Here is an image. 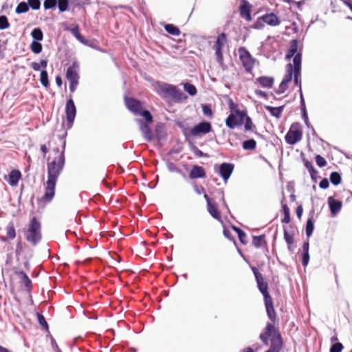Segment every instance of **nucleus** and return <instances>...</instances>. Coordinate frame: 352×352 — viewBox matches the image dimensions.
<instances>
[{
	"label": "nucleus",
	"mask_w": 352,
	"mask_h": 352,
	"mask_svg": "<svg viewBox=\"0 0 352 352\" xmlns=\"http://www.w3.org/2000/svg\"><path fill=\"white\" fill-rule=\"evenodd\" d=\"M29 8L34 10H38L41 8V0H28Z\"/></svg>",
	"instance_id": "46"
},
{
	"label": "nucleus",
	"mask_w": 352,
	"mask_h": 352,
	"mask_svg": "<svg viewBox=\"0 0 352 352\" xmlns=\"http://www.w3.org/2000/svg\"><path fill=\"white\" fill-rule=\"evenodd\" d=\"M294 78L295 84L300 87V82L301 83L300 72L294 71Z\"/></svg>",
	"instance_id": "53"
},
{
	"label": "nucleus",
	"mask_w": 352,
	"mask_h": 352,
	"mask_svg": "<svg viewBox=\"0 0 352 352\" xmlns=\"http://www.w3.org/2000/svg\"><path fill=\"white\" fill-rule=\"evenodd\" d=\"M265 236L264 235H260V236H254L252 239V244L256 248H260L263 245V243H265Z\"/></svg>",
	"instance_id": "42"
},
{
	"label": "nucleus",
	"mask_w": 352,
	"mask_h": 352,
	"mask_svg": "<svg viewBox=\"0 0 352 352\" xmlns=\"http://www.w3.org/2000/svg\"><path fill=\"white\" fill-rule=\"evenodd\" d=\"M82 44L91 47L92 48H96V45L95 43L94 40H89L85 38V43H81Z\"/></svg>",
	"instance_id": "59"
},
{
	"label": "nucleus",
	"mask_w": 352,
	"mask_h": 352,
	"mask_svg": "<svg viewBox=\"0 0 352 352\" xmlns=\"http://www.w3.org/2000/svg\"><path fill=\"white\" fill-rule=\"evenodd\" d=\"M287 74L284 76L282 81L285 82V83L288 84L292 79L293 76V66L291 63H289L287 65Z\"/></svg>",
	"instance_id": "35"
},
{
	"label": "nucleus",
	"mask_w": 352,
	"mask_h": 352,
	"mask_svg": "<svg viewBox=\"0 0 352 352\" xmlns=\"http://www.w3.org/2000/svg\"><path fill=\"white\" fill-rule=\"evenodd\" d=\"M283 212L284 214V217L281 220L283 223H288L290 221V212H289V208L287 206V204H283Z\"/></svg>",
	"instance_id": "38"
},
{
	"label": "nucleus",
	"mask_w": 352,
	"mask_h": 352,
	"mask_svg": "<svg viewBox=\"0 0 352 352\" xmlns=\"http://www.w3.org/2000/svg\"><path fill=\"white\" fill-rule=\"evenodd\" d=\"M263 26V22L262 21V20H261V17L258 19V20L253 25L254 28L255 29H262Z\"/></svg>",
	"instance_id": "62"
},
{
	"label": "nucleus",
	"mask_w": 352,
	"mask_h": 352,
	"mask_svg": "<svg viewBox=\"0 0 352 352\" xmlns=\"http://www.w3.org/2000/svg\"><path fill=\"white\" fill-rule=\"evenodd\" d=\"M111 268H115L117 271L121 269L120 265V263L121 261V256L118 255L116 252H114L113 254L111 253Z\"/></svg>",
	"instance_id": "29"
},
{
	"label": "nucleus",
	"mask_w": 352,
	"mask_h": 352,
	"mask_svg": "<svg viewBox=\"0 0 352 352\" xmlns=\"http://www.w3.org/2000/svg\"><path fill=\"white\" fill-rule=\"evenodd\" d=\"M67 135V131L60 136V139L63 140L62 148L58 156L55 157L52 162L47 164V180L45 188V193L42 199L46 202L52 200L55 195V188L56 182L63 170L65 164V151L66 147L65 138Z\"/></svg>",
	"instance_id": "1"
},
{
	"label": "nucleus",
	"mask_w": 352,
	"mask_h": 352,
	"mask_svg": "<svg viewBox=\"0 0 352 352\" xmlns=\"http://www.w3.org/2000/svg\"><path fill=\"white\" fill-rule=\"evenodd\" d=\"M309 261V252H304L302 257V264L303 266H307Z\"/></svg>",
	"instance_id": "58"
},
{
	"label": "nucleus",
	"mask_w": 352,
	"mask_h": 352,
	"mask_svg": "<svg viewBox=\"0 0 352 352\" xmlns=\"http://www.w3.org/2000/svg\"><path fill=\"white\" fill-rule=\"evenodd\" d=\"M25 236L33 246L37 245L41 241V223L36 217L30 219L28 228L25 232Z\"/></svg>",
	"instance_id": "2"
},
{
	"label": "nucleus",
	"mask_w": 352,
	"mask_h": 352,
	"mask_svg": "<svg viewBox=\"0 0 352 352\" xmlns=\"http://www.w3.org/2000/svg\"><path fill=\"white\" fill-rule=\"evenodd\" d=\"M167 168L168 170L170 172L180 173V170L173 162H168L167 164Z\"/></svg>",
	"instance_id": "55"
},
{
	"label": "nucleus",
	"mask_w": 352,
	"mask_h": 352,
	"mask_svg": "<svg viewBox=\"0 0 352 352\" xmlns=\"http://www.w3.org/2000/svg\"><path fill=\"white\" fill-rule=\"evenodd\" d=\"M65 30L71 32L80 43H85V37L80 34L78 25L76 24L72 28L67 26Z\"/></svg>",
	"instance_id": "19"
},
{
	"label": "nucleus",
	"mask_w": 352,
	"mask_h": 352,
	"mask_svg": "<svg viewBox=\"0 0 352 352\" xmlns=\"http://www.w3.org/2000/svg\"><path fill=\"white\" fill-rule=\"evenodd\" d=\"M327 202L329 206L331 214L333 216H336L342 208V201L336 200L333 197H330L328 198Z\"/></svg>",
	"instance_id": "16"
},
{
	"label": "nucleus",
	"mask_w": 352,
	"mask_h": 352,
	"mask_svg": "<svg viewBox=\"0 0 352 352\" xmlns=\"http://www.w3.org/2000/svg\"><path fill=\"white\" fill-rule=\"evenodd\" d=\"M251 11H250V6L249 3L245 1L243 4H242L240 7V14L241 16L244 18L248 21H250L252 20L251 16Z\"/></svg>",
	"instance_id": "20"
},
{
	"label": "nucleus",
	"mask_w": 352,
	"mask_h": 352,
	"mask_svg": "<svg viewBox=\"0 0 352 352\" xmlns=\"http://www.w3.org/2000/svg\"><path fill=\"white\" fill-rule=\"evenodd\" d=\"M135 120L140 125V128L144 138L148 141L152 140L153 133L149 126L140 118H138Z\"/></svg>",
	"instance_id": "15"
},
{
	"label": "nucleus",
	"mask_w": 352,
	"mask_h": 352,
	"mask_svg": "<svg viewBox=\"0 0 352 352\" xmlns=\"http://www.w3.org/2000/svg\"><path fill=\"white\" fill-rule=\"evenodd\" d=\"M205 177L206 172L204 168L197 165L194 166L189 173L190 179L204 178Z\"/></svg>",
	"instance_id": "17"
},
{
	"label": "nucleus",
	"mask_w": 352,
	"mask_h": 352,
	"mask_svg": "<svg viewBox=\"0 0 352 352\" xmlns=\"http://www.w3.org/2000/svg\"><path fill=\"white\" fill-rule=\"evenodd\" d=\"M10 27V23L6 16H0V30H3L8 29Z\"/></svg>",
	"instance_id": "45"
},
{
	"label": "nucleus",
	"mask_w": 352,
	"mask_h": 352,
	"mask_svg": "<svg viewBox=\"0 0 352 352\" xmlns=\"http://www.w3.org/2000/svg\"><path fill=\"white\" fill-rule=\"evenodd\" d=\"M202 111L205 116H211L212 115L211 108L208 105L204 104L202 106Z\"/></svg>",
	"instance_id": "54"
},
{
	"label": "nucleus",
	"mask_w": 352,
	"mask_h": 352,
	"mask_svg": "<svg viewBox=\"0 0 352 352\" xmlns=\"http://www.w3.org/2000/svg\"><path fill=\"white\" fill-rule=\"evenodd\" d=\"M7 236L10 239H14L16 237V230L12 223H10L6 227Z\"/></svg>",
	"instance_id": "40"
},
{
	"label": "nucleus",
	"mask_w": 352,
	"mask_h": 352,
	"mask_svg": "<svg viewBox=\"0 0 352 352\" xmlns=\"http://www.w3.org/2000/svg\"><path fill=\"white\" fill-rule=\"evenodd\" d=\"M76 116V107L74 102L70 96L65 104V117L67 122V128L69 129L72 127Z\"/></svg>",
	"instance_id": "6"
},
{
	"label": "nucleus",
	"mask_w": 352,
	"mask_h": 352,
	"mask_svg": "<svg viewBox=\"0 0 352 352\" xmlns=\"http://www.w3.org/2000/svg\"><path fill=\"white\" fill-rule=\"evenodd\" d=\"M30 8H29V6H28V1L25 2V1H21L20 2L16 9H15V12L16 14H24V13H26L29 11Z\"/></svg>",
	"instance_id": "28"
},
{
	"label": "nucleus",
	"mask_w": 352,
	"mask_h": 352,
	"mask_svg": "<svg viewBox=\"0 0 352 352\" xmlns=\"http://www.w3.org/2000/svg\"><path fill=\"white\" fill-rule=\"evenodd\" d=\"M314 224L312 219H308L306 224V234L307 237H310L314 232Z\"/></svg>",
	"instance_id": "43"
},
{
	"label": "nucleus",
	"mask_w": 352,
	"mask_h": 352,
	"mask_svg": "<svg viewBox=\"0 0 352 352\" xmlns=\"http://www.w3.org/2000/svg\"><path fill=\"white\" fill-rule=\"evenodd\" d=\"M124 101L127 109L134 115L141 116L147 122H152V115L148 111L144 109V105L140 101L127 97L125 98Z\"/></svg>",
	"instance_id": "3"
},
{
	"label": "nucleus",
	"mask_w": 352,
	"mask_h": 352,
	"mask_svg": "<svg viewBox=\"0 0 352 352\" xmlns=\"http://www.w3.org/2000/svg\"><path fill=\"white\" fill-rule=\"evenodd\" d=\"M30 50L35 54H40L43 50V45L41 41H32L30 45Z\"/></svg>",
	"instance_id": "30"
},
{
	"label": "nucleus",
	"mask_w": 352,
	"mask_h": 352,
	"mask_svg": "<svg viewBox=\"0 0 352 352\" xmlns=\"http://www.w3.org/2000/svg\"><path fill=\"white\" fill-rule=\"evenodd\" d=\"M15 274L19 276L21 279V282L23 283L26 289L28 291H30L32 289V280L30 279L28 276L22 270L16 271Z\"/></svg>",
	"instance_id": "18"
},
{
	"label": "nucleus",
	"mask_w": 352,
	"mask_h": 352,
	"mask_svg": "<svg viewBox=\"0 0 352 352\" xmlns=\"http://www.w3.org/2000/svg\"><path fill=\"white\" fill-rule=\"evenodd\" d=\"M246 113L239 109L235 111V113H231L226 120V124L230 129H234L236 126L241 125L243 122Z\"/></svg>",
	"instance_id": "7"
},
{
	"label": "nucleus",
	"mask_w": 352,
	"mask_h": 352,
	"mask_svg": "<svg viewBox=\"0 0 352 352\" xmlns=\"http://www.w3.org/2000/svg\"><path fill=\"white\" fill-rule=\"evenodd\" d=\"M23 252V245L21 238H19V240L18 241L16 245V250H15V254L16 256H19L21 252Z\"/></svg>",
	"instance_id": "52"
},
{
	"label": "nucleus",
	"mask_w": 352,
	"mask_h": 352,
	"mask_svg": "<svg viewBox=\"0 0 352 352\" xmlns=\"http://www.w3.org/2000/svg\"><path fill=\"white\" fill-rule=\"evenodd\" d=\"M293 57V71L301 72V54L297 53Z\"/></svg>",
	"instance_id": "32"
},
{
	"label": "nucleus",
	"mask_w": 352,
	"mask_h": 352,
	"mask_svg": "<svg viewBox=\"0 0 352 352\" xmlns=\"http://www.w3.org/2000/svg\"><path fill=\"white\" fill-rule=\"evenodd\" d=\"M79 65L77 61H74L72 64L69 66L66 71L65 77L69 81V88L71 93H74L79 83V75L77 69Z\"/></svg>",
	"instance_id": "5"
},
{
	"label": "nucleus",
	"mask_w": 352,
	"mask_h": 352,
	"mask_svg": "<svg viewBox=\"0 0 352 352\" xmlns=\"http://www.w3.org/2000/svg\"><path fill=\"white\" fill-rule=\"evenodd\" d=\"M305 166L307 168V170H309V173H310L311 177H313L314 174L317 173V171L314 168L312 162H311L309 161H306L305 162Z\"/></svg>",
	"instance_id": "51"
},
{
	"label": "nucleus",
	"mask_w": 352,
	"mask_h": 352,
	"mask_svg": "<svg viewBox=\"0 0 352 352\" xmlns=\"http://www.w3.org/2000/svg\"><path fill=\"white\" fill-rule=\"evenodd\" d=\"M329 183L327 179H322L319 184L320 188L322 189H326L329 187Z\"/></svg>",
	"instance_id": "60"
},
{
	"label": "nucleus",
	"mask_w": 352,
	"mask_h": 352,
	"mask_svg": "<svg viewBox=\"0 0 352 352\" xmlns=\"http://www.w3.org/2000/svg\"><path fill=\"white\" fill-rule=\"evenodd\" d=\"M260 85L264 88H272L274 84V78L270 76H261L256 79Z\"/></svg>",
	"instance_id": "23"
},
{
	"label": "nucleus",
	"mask_w": 352,
	"mask_h": 352,
	"mask_svg": "<svg viewBox=\"0 0 352 352\" xmlns=\"http://www.w3.org/2000/svg\"><path fill=\"white\" fill-rule=\"evenodd\" d=\"M344 346L340 342H336L330 348V352H342Z\"/></svg>",
	"instance_id": "49"
},
{
	"label": "nucleus",
	"mask_w": 352,
	"mask_h": 352,
	"mask_svg": "<svg viewBox=\"0 0 352 352\" xmlns=\"http://www.w3.org/2000/svg\"><path fill=\"white\" fill-rule=\"evenodd\" d=\"M284 239L285 240L289 250H291V245L294 243V234L289 233L285 227H283Z\"/></svg>",
	"instance_id": "33"
},
{
	"label": "nucleus",
	"mask_w": 352,
	"mask_h": 352,
	"mask_svg": "<svg viewBox=\"0 0 352 352\" xmlns=\"http://www.w3.org/2000/svg\"><path fill=\"white\" fill-rule=\"evenodd\" d=\"M245 131H253L256 129V126L253 124L251 118L249 116H245Z\"/></svg>",
	"instance_id": "47"
},
{
	"label": "nucleus",
	"mask_w": 352,
	"mask_h": 352,
	"mask_svg": "<svg viewBox=\"0 0 352 352\" xmlns=\"http://www.w3.org/2000/svg\"><path fill=\"white\" fill-rule=\"evenodd\" d=\"M239 58L247 72H251L254 68L255 59L251 56L250 53L244 47H241L239 50Z\"/></svg>",
	"instance_id": "9"
},
{
	"label": "nucleus",
	"mask_w": 352,
	"mask_h": 352,
	"mask_svg": "<svg viewBox=\"0 0 352 352\" xmlns=\"http://www.w3.org/2000/svg\"><path fill=\"white\" fill-rule=\"evenodd\" d=\"M212 130L211 124L208 122H201L190 129V135L194 137L207 134Z\"/></svg>",
	"instance_id": "11"
},
{
	"label": "nucleus",
	"mask_w": 352,
	"mask_h": 352,
	"mask_svg": "<svg viewBox=\"0 0 352 352\" xmlns=\"http://www.w3.org/2000/svg\"><path fill=\"white\" fill-rule=\"evenodd\" d=\"M57 7L60 12H64L69 8V0H58Z\"/></svg>",
	"instance_id": "36"
},
{
	"label": "nucleus",
	"mask_w": 352,
	"mask_h": 352,
	"mask_svg": "<svg viewBox=\"0 0 352 352\" xmlns=\"http://www.w3.org/2000/svg\"><path fill=\"white\" fill-rule=\"evenodd\" d=\"M120 200L118 197H115L114 195H111V205L113 204V206L118 207L120 204Z\"/></svg>",
	"instance_id": "64"
},
{
	"label": "nucleus",
	"mask_w": 352,
	"mask_h": 352,
	"mask_svg": "<svg viewBox=\"0 0 352 352\" xmlns=\"http://www.w3.org/2000/svg\"><path fill=\"white\" fill-rule=\"evenodd\" d=\"M285 141L287 144L294 145L302 139V131L299 128L298 123L292 124L289 131L285 137Z\"/></svg>",
	"instance_id": "8"
},
{
	"label": "nucleus",
	"mask_w": 352,
	"mask_h": 352,
	"mask_svg": "<svg viewBox=\"0 0 352 352\" xmlns=\"http://www.w3.org/2000/svg\"><path fill=\"white\" fill-rule=\"evenodd\" d=\"M22 177L21 173L19 170H12L8 175H5L4 179L11 186H15L18 184L19 181Z\"/></svg>",
	"instance_id": "13"
},
{
	"label": "nucleus",
	"mask_w": 352,
	"mask_h": 352,
	"mask_svg": "<svg viewBox=\"0 0 352 352\" xmlns=\"http://www.w3.org/2000/svg\"><path fill=\"white\" fill-rule=\"evenodd\" d=\"M226 41V34L225 33H221L214 45V49L215 50L216 60L220 65L223 64V57L222 53V48L224 47Z\"/></svg>",
	"instance_id": "10"
},
{
	"label": "nucleus",
	"mask_w": 352,
	"mask_h": 352,
	"mask_svg": "<svg viewBox=\"0 0 352 352\" xmlns=\"http://www.w3.org/2000/svg\"><path fill=\"white\" fill-rule=\"evenodd\" d=\"M36 317L38 324L43 328V329L48 331L49 325L44 316L41 313L36 312Z\"/></svg>",
	"instance_id": "37"
},
{
	"label": "nucleus",
	"mask_w": 352,
	"mask_h": 352,
	"mask_svg": "<svg viewBox=\"0 0 352 352\" xmlns=\"http://www.w3.org/2000/svg\"><path fill=\"white\" fill-rule=\"evenodd\" d=\"M58 0H45L43 2V7L45 10H53L57 7Z\"/></svg>",
	"instance_id": "41"
},
{
	"label": "nucleus",
	"mask_w": 352,
	"mask_h": 352,
	"mask_svg": "<svg viewBox=\"0 0 352 352\" xmlns=\"http://www.w3.org/2000/svg\"><path fill=\"white\" fill-rule=\"evenodd\" d=\"M30 35H31L33 41H42L43 39V36H44L43 32L41 28H34L32 30Z\"/></svg>",
	"instance_id": "24"
},
{
	"label": "nucleus",
	"mask_w": 352,
	"mask_h": 352,
	"mask_svg": "<svg viewBox=\"0 0 352 352\" xmlns=\"http://www.w3.org/2000/svg\"><path fill=\"white\" fill-rule=\"evenodd\" d=\"M261 20L270 26H277L280 23L279 18L273 12L267 13L261 16Z\"/></svg>",
	"instance_id": "14"
},
{
	"label": "nucleus",
	"mask_w": 352,
	"mask_h": 352,
	"mask_svg": "<svg viewBox=\"0 0 352 352\" xmlns=\"http://www.w3.org/2000/svg\"><path fill=\"white\" fill-rule=\"evenodd\" d=\"M330 181L333 185H338L341 182V175L338 172H333L330 175Z\"/></svg>",
	"instance_id": "44"
},
{
	"label": "nucleus",
	"mask_w": 352,
	"mask_h": 352,
	"mask_svg": "<svg viewBox=\"0 0 352 352\" xmlns=\"http://www.w3.org/2000/svg\"><path fill=\"white\" fill-rule=\"evenodd\" d=\"M155 90L162 98H170L175 100H180L183 96V93L175 86L165 82H156L155 85Z\"/></svg>",
	"instance_id": "4"
},
{
	"label": "nucleus",
	"mask_w": 352,
	"mask_h": 352,
	"mask_svg": "<svg viewBox=\"0 0 352 352\" xmlns=\"http://www.w3.org/2000/svg\"><path fill=\"white\" fill-rule=\"evenodd\" d=\"M301 111H302V118L305 124L307 125V126L309 127L310 124L309 122L308 116L307 113L306 109H301Z\"/></svg>",
	"instance_id": "56"
},
{
	"label": "nucleus",
	"mask_w": 352,
	"mask_h": 352,
	"mask_svg": "<svg viewBox=\"0 0 352 352\" xmlns=\"http://www.w3.org/2000/svg\"><path fill=\"white\" fill-rule=\"evenodd\" d=\"M316 164L319 167H324L327 165L326 160L320 155H317L315 157Z\"/></svg>",
	"instance_id": "50"
},
{
	"label": "nucleus",
	"mask_w": 352,
	"mask_h": 352,
	"mask_svg": "<svg viewBox=\"0 0 352 352\" xmlns=\"http://www.w3.org/2000/svg\"><path fill=\"white\" fill-rule=\"evenodd\" d=\"M208 211L210 213V214L216 219H220L221 216L220 213L217 208V206L212 204H209L207 206Z\"/></svg>",
	"instance_id": "27"
},
{
	"label": "nucleus",
	"mask_w": 352,
	"mask_h": 352,
	"mask_svg": "<svg viewBox=\"0 0 352 352\" xmlns=\"http://www.w3.org/2000/svg\"><path fill=\"white\" fill-rule=\"evenodd\" d=\"M51 344H52V349H53L54 351H56V352L62 351L59 349V347H58V344H57V343H56V340H54V338H52Z\"/></svg>",
	"instance_id": "63"
},
{
	"label": "nucleus",
	"mask_w": 352,
	"mask_h": 352,
	"mask_svg": "<svg viewBox=\"0 0 352 352\" xmlns=\"http://www.w3.org/2000/svg\"><path fill=\"white\" fill-rule=\"evenodd\" d=\"M234 170V164L223 163L219 166V173L224 181H227Z\"/></svg>",
	"instance_id": "12"
},
{
	"label": "nucleus",
	"mask_w": 352,
	"mask_h": 352,
	"mask_svg": "<svg viewBox=\"0 0 352 352\" xmlns=\"http://www.w3.org/2000/svg\"><path fill=\"white\" fill-rule=\"evenodd\" d=\"M252 270L254 274L256 280H259V278L261 279L263 276L255 267H252Z\"/></svg>",
	"instance_id": "61"
},
{
	"label": "nucleus",
	"mask_w": 352,
	"mask_h": 352,
	"mask_svg": "<svg viewBox=\"0 0 352 352\" xmlns=\"http://www.w3.org/2000/svg\"><path fill=\"white\" fill-rule=\"evenodd\" d=\"M184 89L190 96H195L197 94L196 87L192 84H190V83L184 84Z\"/></svg>",
	"instance_id": "48"
},
{
	"label": "nucleus",
	"mask_w": 352,
	"mask_h": 352,
	"mask_svg": "<svg viewBox=\"0 0 352 352\" xmlns=\"http://www.w3.org/2000/svg\"><path fill=\"white\" fill-rule=\"evenodd\" d=\"M287 89V84L285 83V82L282 81L280 82V84L279 85V87L278 88V90L276 91V92L278 94H283V92H285V91Z\"/></svg>",
	"instance_id": "57"
},
{
	"label": "nucleus",
	"mask_w": 352,
	"mask_h": 352,
	"mask_svg": "<svg viewBox=\"0 0 352 352\" xmlns=\"http://www.w3.org/2000/svg\"><path fill=\"white\" fill-rule=\"evenodd\" d=\"M256 146V142L254 139L245 140L243 142V148L244 150H254Z\"/></svg>",
	"instance_id": "39"
},
{
	"label": "nucleus",
	"mask_w": 352,
	"mask_h": 352,
	"mask_svg": "<svg viewBox=\"0 0 352 352\" xmlns=\"http://www.w3.org/2000/svg\"><path fill=\"white\" fill-rule=\"evenodd\" d=\"M164 29L168 33L173 36H179L180 34V30L179 28L173 24L165 25Z\"/></svg>",
	"instance_id": "34"
},
{
	"label": "nucleus",
	"mask_w": 352,
	"mask_h": 352,
	"mask_svg": "<svg viewBox=\"0 0 352 352\" xmlns=\"http://www.w3.org/2000/svg\"><path fill=\"white\" fill-rule=\"evenodd\" d=\"M265 109L271 113L272 116L279 118L284 109L283 106L278 107H273L271 106H265Z\"/></svg>",
	"instance_id": "25"
},
{
	"label": "nucleus",
	"mask_w": 352,
	"mask_h": 352,
	"mask_svg": "<svg viewBox=\"0 0 352 352\" xmlns=\"http://www.w3.org/2000/svg\"><path fill=\"white\" fill-rule=\"evenodd\" d=\"M298 50V41L297 40H293L290 43V47L289 49V51L287 52V54L286 55V58H291L292 57L294 56L297 54Z\"/></svg>",
	"instance_id": "26"
},
{
	"label": "nucleus",
	"mask_w": 352,
	"mask_h": 352,
	"mask_svg": "<svg viewBox=\"0 0 352 352\" xmlns=\"http://www.w3.org/2000/svg\"><path fill=\"white\" fill-rule=\"evenodd\" d=\"M265 300V305L266 308V311L268 317L270 320H274L276 318V312L273 306L272 299L268 298Z\"/></svg>",
	"instance_id": "22"
},
{
	"label": "nucleus",
	"mask_w": 352,
	"mask_h": 352,
	"mask_svg": "<svg viewBox=\"0 0 352 352\" xmlns=\"http://www.w3.org/2000/svg\"><path fill=\"white\" fill-rule=\"evenodd\" d=\"M40 82L44 87L47 88L50 86L48 73L46 69L41 70Z\"/></svg>",
	"instance_id": "31"
},
{
	"label": "nucleus",
	"mask_w": 352,
	"mask_h": 352,
	"mask_svg": "<svg viewBox=\"0 0 352 352\" xmlns=\"http://www.w3.org/2000/svg\"><path fill=\"white\" fill-rule=\"evenodd\" d=\"M258 287L261 293L263 294L264 297V300L271 298L270 296L267 288L268 285L266 282H265L263 277H261V279L259 278V280H256Z\"/></svg>",
	"instance_id": "21"
}]
</instances>
